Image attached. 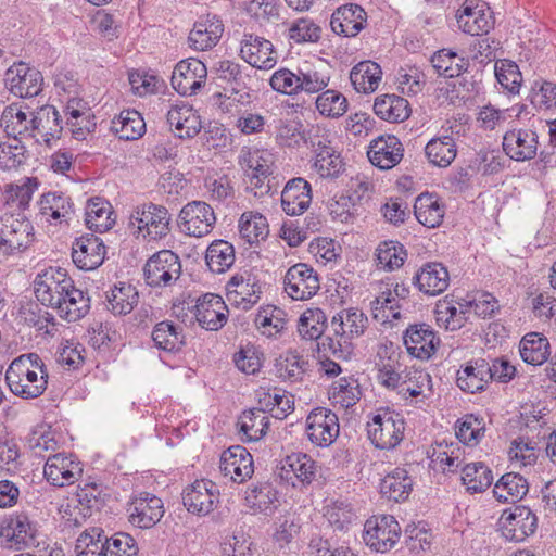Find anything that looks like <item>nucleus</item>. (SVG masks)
Here are the masks:
<instances>
[{"label":"nucleus","instance_id":"nucleus-49","mask_svg":"<svg viewBox=\"0 0 556 556\" xmlns=\"http://www.w3.org/2000/svg\"><path fill=\"white\" fill-rule=\"evenodd\" d=\"M113 211L109 202L102 198H93L88 201L85 211V222L89 229L97 232H104L112 228L114 218Z\"/></svg>","mask_w":556,"mask_h":556},{"label":"nucleus","instance_id":"nucleus-37","mask_svg":"<svg viewBox=\"0 0 556 556\" xmlns=\"http://www.w3.org/2000/svg\"><path fill=\"white\" fill-rule=\"evenodd\" d=\"M488 370H490L489 362L484 358H478L457 371V386L468 393L482 391L490 382V376L486 375Z\"/></svg>","mask_w":556,"mask_h":556},{"label":"nucleus","instance_id":"nucleus-44","mask_svg":"<svg viewBox=\"0 0 556 556\" xmlns=\"http://www.w3.org/2000/svg\"><path fill=\"white\" fill-rule=\"evenodd\" d=\"M33 123H35L36 136H41L48 146L52 140L59 138L63 130L60 113L53 106L40 108L33 115Z\"/></svg>","mask_w":556,"mask_h":556},{"label":"nucleus","instance_id":"nucleus-29","mask_svg":"<svg viewBox=\"0 0 556 556\" xmlns=\"http://www.w3.org/2000/svg\"><path fill=\"white\" fill-rule=\"evenodd\" d=\"M81 472L78 462L62 454L48 456L43 468L46 479L55 486L73 484Z\"/></svg>","mask_w":556,"mask_h":556},{"label":"nucleus","instance_id":"nucleus-57","mask_svg":"<svg viewBox=\"0 0 556 556\" xmlns=\"http://www.w3.org/2000/svg\"><path fill=\"white\" fill-rule=\"evenodd\" d=\"M462 472L463 484L471 493L485 491L494 479L491 469L481 462L467 464Z\"/></svg>","mask_w":556,"mask_h":556},{"label":"nucleus","instance_id":"nucleus-39","mask_svg":"<svg viewBox=\"0 0 556 556\" xmlns=\"http://www.w3.org/2000/svg\"><path fill=\"white\" fill-rule=\"evenodd\" d=\"M414 213L420 224L434 228L442 223L445 210L438 195L421 193L415 200Z\"/></svg>","mask_w":556,"mask_h":556},{"label":"nucleus","instance_id":"nucleus-21","mask_svg":"<svg viewBox=\"0 0 556 556\" xmlns=\"http://www.w3.org/2000/svg\"><path fill=\"white\" fill-rule=\"evenodd\" d=\"M367 155L374 166L391 169L403 159L404 148L397 137L381 135L370 141Z\"/></svg>","mask_w":556,"mask_h":556},{"label":"nucleus","instance_id":"nucleus-60","mask_svg":"<svg viewBox=\"0 0 556 556\" xmlns=\"http://www.w3.org/2000/svg\"><path fill=\"white\" fill-rule=\"evenodd\" d=\"M239 232L249 244L256 243L265 239L269 232L267 220L257 213H243L239 220Z\"/></svg>","mask_w":556,"mask_h":556},{"label":"nucleus","instance_id":"nucleus-2","mask_svg":"<svg viewBox=\"0 0 556 556\" xmlns=\"http://www.w3.org/2000/svg\"><path fill=\"white\" fill-rule=\"evenodd\" d=\"M367 327V316L356 307L337 313L330 321L332 334L328 337V345L333 355L348 359L353 353V340L361 337Z\"/></svg>","mask_w":556,"mask_h":556},{"label":"nucleus","instance_id":"nucleus-41","mask_svg":"<svg viewBox=\"0 0 556 556\" xmlns=\"http://www.w3.org/2000/svg\"><path fill=\"white\" fill-rule=\"evenodd\" d=\"M381 76L382 71L376 62L363 61L352 68L350 80L357 92L371 93L378 89Z\"/></svg>","mask_w":556,"mask_h":556},{"label":"nucleus","instance_id":"nucleus-63","mask_svg":"<svg viewBox=\"0 0 556 556\" xmlns=\"http://www.w3.org/2000/svg\"><path fill=\"white\" fill-rule=\"evenodd\" d=\"M65 113L67 115V125L71 126L73 136L76 139L85 138L86 134L90 131V123L86 116L87 111L85 103L76 97H73L67 101Z\"/></svg>","mask_w":556,"mask_h":556},{"label":"nucleus","instance_id":"nucleus-1","mask_svg":"<svg viewBox=\"0 0 556 556\" xmlns=\"http://www.w3.org/2000/svg\"><path fill=\"white\" fill-rule=\"evenodd\" d=\"M4 379L15 396L33 400L47 390L48 371L38 354L28 353L13 359L5 371Z\"/></svg>","mask_w":556,"mask_h":556},{"label":"nucleus","instance_id":"nucleus-25","mask_svg":"<svg viewBox=\"0 0 556 556\" xmlns=\"http://www.w3.org/2000/svg\"><path fill=\"white\" fill-rule=\"evenodd\" d=\"M317 469V463L311 456L292 453L281 462L279 476L293 486L296 485V482L308 485L315 480Z\"/></svg>","mask_w":556,"mask_h":556},{"label":"nucleus","instance_id":"nucleus-54","mask_svg":"<svg viewBox=\"0 0 556 556\" xmlns=\"http://www.w3.org/2000/svg\"><path fill=\"white\" fill-rule=\"evenodd\" d=\"M308 362L295 351H288L280 355L275 363L276 375L283 381L295 382L302 380Z\"/></svg>","mask_w":556,"mask_h":556},{"label":"nucleus","instance_id":"nucleus-62","mask_svg":"<svg viewBox=\"0 0 556 556\" xmlns=\"http://www.w3.org/2000/svg\"><path fill=\"white\" fill-rule=\"evenodd\" d=\"M316 109L318 112L331 118H339L348 111V100L339 91L327 89L316 98Z\"/></svg>","mask_w":556,"mask_h":556},{"label":"nucleus","instance_id":"nucleus-4","mask_svg":"<svg viewBox=\"0 0 556 556\" xmlns=\"http://www.w3.org/2000/svg\"><path fill=\"white\" fill-rule=\"evenodd\" d=\"M308 139L315 151L316 173L321 178H337L344 170V163L332 146L331 135L319 126H311Z\"/></svg>","mask_w":556,"mask_h":556},{"label":"nucleus","instance_id":"nucleus-19","mask_svg":"<svg viewBox=\"0 0 556 556\" xmlns=\"http://www.w3.org/2000/svg\"><path fill=\"white\" fill-rule=\"evenodd\" d=\"M538 526L536 516L527 506H515L501 518V530L503 535L510 541L521 542L534 533Z\"/></svg>","mask_w":556,"mask_h":556},{"label":"nucleus","instance_id":"nucleus-42","mask_svg":"<svg viewBox=\"0 0 556 556\" xmlns=\"http://www.w3.org/2000/svg\"><path fill=\"white\" fill-rule=\"evenodd\" d=\"M374 111L381 119L401 123L410 115L408 101L395 94H383L376 98Z\"/></svg>","mask_w":556,"mask_h":556},{"label":"nucleus","instance_id":"nucleus-55","mask_svg":"<svg viewBox=\"0 0 556 556\" xmlns=\"http://www.w3.org/2000/svg\"><path fill=\"white\" fill-rule=\"evenodd\" d=\"M235 249L225 240L212 242L205 254L206 265L210 270L222 274L228 270L235 263Z\"/></svg>","mask_w":556,"mask_h":556},{"label":"nucleus","instance_id":"nucleus-46","mask_svg":"<svg viewBox=\"0 0 556 556\" xmlns=\"http://www.w3.org/2000/svg\"><path fill=\"white\" fill-rule=\"evenodd\" d=\"M413 488V481L403 468H396L388 473L380 483L382 496L390 501H405Z\"/></svg>","mask_w":556,"mask_h":556},{"label":"nucleus","instance_id":"nucleus-61","mask_svg":"<svg viewBox=\"0 0 556 556\" xmlns=\"http://www.w3.org/2000/svg\"><path fill=\"white\" fill-rule=\"evenodd\" d=\"M72 201L62 193L49 192L41 197L39 212L42 216L51 217L54 220L67 218L72 213Z\"/></svg>","mask_w":556,"mask_h":556},{"label":"nucleus","instance_id":"nucleus-16","mask_svg":"<svg viewBox=\"0 0 556 556\" xmlns=\"http://www.w3.org/2000/svg\"><path fill=\"white\" fill-rule=\"evenodd\" d=\"M286 293L296 301H304L319 290L317 273L307 264L298 263L291 266L283 280Z\"/></svg>","mask_w":556,"mask_h":556},{"label":"nucleus","instance_id":"nucleus-58","mask_svg":"<svg viewBox=\"0 0 556 556\" xmlns=\"http://www.w3.org/2000/svg\"><path fill=\"white\" fill-rule=\"evenodd\" d=\"M108 541L101 528L86 529L76 541V556H104Z\"/></svg>","mask_w":556,"mask_h":556},{"label":"nucleus","instance_id":"nucleus-3","mask_svg":"<svg viewBox=\"0 0 556 556\" xmlns=\"http://www.w3.org/2000/svg\"><path fill=\"white\" fill-rule=\"evenodd\" d=\"M34 240V227L23 212H5L0 218V253H21L28 249Z\"/></svg>","mask_w":556,"mask_h":556},{"label":"nucleus","instance_id":"nucleus-5","mask_svg":"<svg viewBox=\"0 0 556 556\" xmlns=\"http://www.w3.org/2000/svg\"><path fill=\"white\" fill-rule=\"evenodd\" d=\"M38 529L26 514H12L0 520V547L23 551L37 543Z\"/></svg>","mask_w":556,"mask_h":556},{"label":"nucleus","instance_id":"nucleus-27","mask_svg":"<svg viewBox=\"0 0 556 556\" xmlns=\"http://www.w3.org/2000/svg\"><path fill=\"white\" fill-rule=\"evenodd\" d=\"M105 255L103 241L91 235L75 240L72 247V258L74 264L83 270H92L99 267Z\"/></svg>","mask_w":556,"mask_h":556},{"label":"nucleus","instance_id":"nucleus-32","mask_svg":"<svg viewBox=\"0 0 556 556\" xmlns=\"http://www.w3.org/2000/svg\"><path fill=\"white\" fill-rule=\"evenodd\" d=\"M312 202L311 185L304 178H293L287 182L281 192V205L286 214H303Z\"/></svg>","mask_w":556,"mask_h":556},{"label":"nucleus","instance_id":"nucleus-6","mask_svg":"<svg viewBox=\"0 0 556 556\" xmlns=\"http://www.w3.org/2000/svg\"><path fill=\"white\" fill-rule=\"evenodd\" d=\"M129 224L144 239L156 241L170 232V214L165 206L148 203L132 211Z\"/></svg>","mask_w":556,"mask_h":556},{"label":"nucleus","instance_id":"nucleus-45","mask_svg":"<svg viewBox=\"0 0 556 556\" xmlns=\"http://www.w3.org/2000/svg\"><path fill=\"white\" fill-rule=\"evenodd\" d=\"M61 302L56 311L60 317L67 321H76L83 318L90 309L89 298L81 290L75 288L74 282L64 293Z\"/></svg>","mask_w":556,"mask_h":556},{"label":"nucleus","instance_id":"nucleus-43","mask_svg":"<svg viewBox=\"0 0 556 556\" xmlns=\"http://www.w3.org/2000/svg\"><path fill=\"white\" fill-rule=\"evenodd\" d=\"M111 129L119 139L137 140L146 132V123L136 110H124L112 121Z\"/></svg>","mask_w":556,"mask_h":556},{"label":"nucleus","instance_id":"nucleus-18","mask_svg":"<svg viewBox=\"0 0 556 556\" xmlns=\"http://www.w3.org/2000/svg\"><path fill=\"white\" fill-rule=\"evenodd\" d=\"M240 55L248 64L257 70H270L278 60L271 41L254 34L243 35Z\"/></svg>","mask_w":556,"mask_h":556},{"label":"nucleus","instance_id":"nucleus-11","mask_svg":"<svg viewBox=\"0 0 556 556\" xmlns=\"http://www.w3.org/2000/svg\"><path fill=\"white\" fill-rule=\"evenodd\" d=\"M73 280L60 267H50L38 274L35 279V294L41 304L56 309L64 293L72 287Z\"/></svg>","mask_w":556,"mask_h":556},{"label":"nucleus","instance_id":"nucleus-20","mask_svg":"<svg viewBox=\"0 0 556 556\" xmlns=\"http://www.w3.org/2000/svg\"><path fill=\"white\" fill-rule=\"evenodd\" d=\"M194 316L203 329L217 331L228 320V307L222 296L206 293L198 299L194 305Z\"/></svg>","mask_w":556,"mask_h":556},{"label":"nucleus","instance_id":"nucleus-40","mask_svg":"<svg viewBox=\"0 0 556 556\" xmlns=\"http://www.w3.org/2000/svg\"><path fill=\"white\" fill-rule=\"evenodd\" d=\"M519 352L525 363L539 366L544 364L551 356V344L543 334L531 332L521 339Z\"/></svg>","mask_w":556,"mask_h":556},{"label":"nucleus","instance_id":"nucleus-28","mask_svg":"<svg viewBox=\"0 0 556 556\" xmlns=\"http://www.w3.org/2000/svg\"><path fill=\"white\" fill-rule=\"evenodd\" d=\"M129 521L141 529H149L164 515L163 502L155 495L143 493L128 508Z\"/></svg>","mask_w":556,"mask_h":556},{"label":"nucleus","instance_id":"nucleus-14","mask_svg":"<svg viewBox=\"0 0 556 556\" xmlns=\"http://www.w3.org/2000/svg\"><path fill=\"white\" fill-rule=\"evenodd\" d=\"M5 85L20 98L38 96L42 90V74L24 62L13 64L5 73Z\"/></svg>","mask_w":556,"mask_h":556},{"label":"nucleus","instance_id":"nucleus-64","mask_svg":"<svg viewBox=\"0 0 556 556\" xmlns=\"http://www.w3.org/2000/svg\"><path fill=\"white\" fill-rule=\"evenodd\" d=\"M326 315L320 308L305 311L299 320L298 330L302 338L316 340L326 329Z\"/></svg>","mask_w":556,"mask_h":556},{"label":"nucleus","instance_id":"nucleus-48","mask_svg":"<svg viewBox=\"0 0 556 556\" xmlns=\"http://www.w3.org/2000/svg\"><path fill=\"white\" fill-rule=\"evenodd\" d=\"M529 490L527 480L519 473L508 472L495 483L493 493L497 501L515 503L521 500Z\"/></svg>","mask_w":556,"mask_h":556},{"label":"nucleus","instance_id":"nucleus-15","mask_svg":"<svg viewBox=\"0 0 556 556\" xmlns=\"http://www.w3.org/2000/svg\"><path fill=\"white\" fill-rule=\"evenodd\" d=\"M206 76L205 64L190 58L176 64L172 74V86L181 96H192L204 86Z\"/></svg>","mask_w":556,"mask_h":556},{"label":"nucleus","instance_id":"nucleus-38","mask_svg":"<svg viewBox=\"0 0 556 556\" xmlns=\"http://www.w3.org/2000/svg\"><path fill=\"white\" fill-rule=\"evenodd\" d=\"M35 113L36 112H29V114H27L15 105L7 106L1 114V126L12 138L26 135L36 137L35 123H33V115H35Z\"/></svg>","mask_w":556,"mask_h":556},{"label":"nucleus","instance_id":"nucleus-13","mask_svg":"<svg viewBox=\"0 0 556 556\" xmlns=\"http://www.w3.org/2000/svg\"><path fill=\"white\" fill-rule=\"evenodd\" d=\"M338 416L330 409L317 407L306 418V433L309 441L320 447L331 445L339 435Z\"/></svg>","mask_w":556,"mask_h":556},{"label":"nucleus","instance_id":"nucleus-56","mask_svg":"<svg viewBox=\"0 0 556 556\" xmlns=\"http://www.w3.org/2000/svg\"><path fill=\"white\" fill-rule=\"evenodd\" d=\"M138 292L130 283L122 282L115 286L108 294L109 309L114 315H127L138 303Z\"/></svg>","mask_w":556,"mask_h":556},{"label":"nucleus","instance_id":"nucleus-23","mask_svg":"<svg viewBox=\"0 0 556 556\" xmlns=\"http://www.w3.org/2000/svg\"><path fill=\"white\" fill-rule=\"evenodd\" d=\"M403 342L412 356L426 361L434 354L439 339L429 325L415 324L405 330Z\"/></svg>","mask_w":556,"mask_h":556},{"label":"nucleus","instance_id":"nucleus-10","mask_svg":"<svg viewBox=\"0 0 556 556\" xmlns=\"http://www.w3.org/2000/svg\"><path fill=\"white\" fill-rule=\"evenodd\" d=\"M401 535V527L393 516L371 517L364 525L363 539L370 548L386 553L394 547Z\"/></svg>","mask_w":556,"mask_h":556},{"label":"nucleus","instance_id":"nucleus-31","mask_svg":"<svg viewBox=\"0 0 556 556\" xmlns=\"http://www.w3.org/2000/svg\"><path fill=\"white\" fill-rule=\"evenodd\" d=\"M367 14L357 4H345L338 8L331 15V29L344 37H355L365 28Z\"/></svg>","mask_w":556,"mask_h":556},{"label":"nucleus","instance_id":"nucleus-26","mask_svg":"<svg viewBox=\"0 0 556 556\" xmlns=\"http://www.w3.org/2000/svg\"><path fill=\"white\" fill-rule=\"evenodd\" d=\"M219 470L235 482H243L253 475V459L245 447L230 446L220 456Z\"/></svg>","mask_w":556,"mask_h":556},{"label":"nucleus","instance_id":"nucleus-59","mask_svg":"<svg viewBox=\"0 0 556 556\" xmlns=\"http://www.w3.org/2000/svg\"><path fill=\"white\" fill-rule=\"evenodd\" d=\"M457 23L464 33L471 36L488 33L492 27L490 16L482 9H478L477 7H464L463 11L457 14Z\"/></svg>","mask_w":556,"mask_h":556},{"label":"nucleus","instance_id":"nucleus-50","mask_svg":"<svg viewBox=\"0 0 556 556\" xmlns=\"http://www.w3.org/2000/svg\"><path fill=\"white\" fill-rule=\"evenodd\" d=\"M269 421L264 409L252 408L240 415L238 426L247 441H258L266 434Z\"/></svg>","mask_w":556,"mask_h":556},{"label":"nucleus","instance_id":"nucleus-34","mask_svg":"<svg viewBox=\"0 0 556 556\" xmlns=\"http://www.w3.org/2000/svg\"><path fill=\"white\" fill-rule=\"evenodd\" d=\"M413 281L422 293L437 295L447 289L450 276L442 264L428 263L415 274Z\"/></svg>","mask_w":556,"mask_h":556},{"label":"nucleus","instance_id":"nucleus-30","mask_svg":"<svg viewBox=\"0 0 556 556\" xmlns=\"http://www.w3.org/2000/svg\"><path fill=\"white\" fill-rule=\"evenodd\" d=\"M261 293L258 280L250 274L235 275L227 283L228 300L245 311L258 302Z\"/></svg>","mask_w":556,"mask_h":556},{"label":"nucleus","instance_id":"nucleus-52","mask_svg":"<svg viewBox=\"0 0 556 556\" xmlns=\"http://www.w3.org/2000/svg\"><path fill=\"white\" fill-rule=\"evenodd\" d=\"M37 186L38 182L36 178H25L22 184L5 186L2 199L4 205L10 210L9 212L14 213V210L23 212L28 207Z\"/></svg>","mask_w":556,"mask_h":556},{"label":"nucleus","instance_id":"nucleus-8","mask_svg":"<svg viewBox=\"0 0 556 556\" xmlns=\"http://www.w3.org/2000/svg\"><path fill=\"white\" fill-rule=\"evenodd\" d=\"M239 164L249 178V187L255 195H263L270 190L269 176L274 165V155L267 150L242 151Z\"/></svg>","mask_w":556,"mask_h":556},{"label":"nucleus","instance_id":"nucleus-7","mask_svg":"<svg viewBox=\"0 0 556 556\" xmlns=\"http://www.w3.org/2000/svg\"><path fill=\"white\" fill-rule=\"evenodd\" d=\"M405 422L396 413L380 410L367 424V434L371 443L380 450H392L404 438Z\"/></svg>","mask_w":556,"mask_h":556},{"label":"nucleus","instance_id":"nucleus-17","mask_svg":"<svg viewBox=\"0 0 556 556\" xmlns=\"http://www.w3.org/2000/svg\"><path fill=\"white\" fill-rule=\"evenodd\" d=\"M219 491L211 480H197L182 492V503L189 513L208 515L218 503Z\"/></svg>","mask_w":556,"mask_h":556},{"label":"nucleus","instance_id":"nucleus-12","mask_svg":"<svg viewBox=\"0 0 556 556\" xmlns=\"http://www.w3.org/2000/svg\"><path fill=\"white\" fill-rule=\"evenodd\" d=\"M178 223L186 235L200 238L213 230L216 216L210 204L192 201L181 208Z\"/></svg>","mask_w":556,"mask_h":556},{"label":"nucleus","instance_id":"nucleus-22","mask_svg":"<svg viewBox=\"0 0 556 556\" xmlns=\"http://www.w3.org/2000/svg\"><path fill=\"white\" fill-rule=\"evenodd\" d=\"M538 146V134L532 129L514 128L503 137L504 152L517 162L532 160L536 155Z\"/></svg>","mask_w":556,"mask_h":556},{"label":"nucleus","instance_id":"nucleus-24","mask_svg":"<svg viewBox=\"0 0 556 556\" xmlns=\"http://www.w3.org/2000/svg\"><path fill=\"white\" fill-rule=\"evenodd\" d=\"M216 70L219 78L230 84L232 93L239 96V102L250 100V91L253 90L256 83L255 71L242 68L239 64L228 60L219 62Z\"/></svg>","mask_w":556,"mask_h":556},{"label":"nucleus","instance_id":"nucleus-53","mask_svg":"<svg viewBox=\"0 0 556 556\" xmlns=\"http://www.w3.org/2000/svg\"><path fill=\"white\" fill-rule=\"evenodd\" d=\"M428 161L438 167H447L456 157L457 149L451 136L432 138L425 147Z\"/></svg>","mask_w":556,"mask_h":556},{"label":"nucleus","instance_id":"nucleus-33","mask_svg":"<svg viewBox=\"0 0 556 556\" xmlns=\"http://www.w3.org/2000/svg\"><path fill=\"white\" fill-rule=\"evenodd\" d=\"M166 118L168 125L175 128V135L181 139L195 137L202 128L200 116L189 104L173 105Z\"/></svg>","mask_w":556,"mask_h":556},{"label":"nucleus","instance_id":"nucleus-47","mask_svg":"<svg viewBox=\"0 0 556 556\" xmlns=\"http://www.w3.org/2000/svg\"><path fill=\"white\" fill-rule=\"evenodd\" d=\"M152 340L156 348L166 352H177L186 344L182 328L173 321L157 323L152 330Z\"/></svg>","mask_w":556,"mask_h":556},{"label":"nucleus","instance_id":"nucleus-9","mask_svg":"<svg viewBox=\"0 0 556 556\" xmlns=\"http://www.w3.org/2000/svg\"><path fill=\"white\" fill-rule=\"evenodd\" d=\"M146 282L150 287L172 286L181 275L179 256L170 250L154 253L143 267Z\"/></svg>","mask_w":556,"mask_h":556},{"label":"nucleus","instance_id":"nucleus-51","mask_svg":"<svg viewBox=\"0 0 556 556\" xmlns=\"http://www.w3.org/2000/svg\"><path fill=\"white\" fill-rule=\"evenodd\" d=\"M430 62L433 70L445 78L458 77L466 72L469 66L467 59L448 49H442L435 52L431 56Z\"/></svg>","mask_w":556,"mask_h":556},{"label":"nucleus","instance_id":"nucleus-36","mask_svg":"<svg viewBox=\"0 0 556 556\" xmlns=\"http://www.w3.org/2000/svg\"><path fill=\"white\" fill-rule=\"evenodd\" d=\"M244 503L254 513L269 516L279 505L278 492L269 483L252 484L245 490Z\"/></svg>","mask_w":556,"mask_h":556},{"label":"nucleus","instance_id":"nucleus-35","mask_svg":"<svg viewBox=\"0 0 556 556\" xmlns=\"http://www.w3.org/2000/svg\"><path fill=\"white\" fill-rule=\"evenodd\" d=\"M224 31V25L216 16H206L194 24L188 40L190 47L198 51H205L218 42Z\"/></svg>","mask_w":556,"mask_h":556}]
</instances>
